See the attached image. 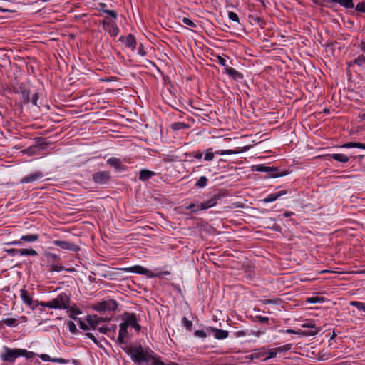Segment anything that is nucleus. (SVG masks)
I'll return each instance as SVG.
<instances>
[{"label": "nucleus", "mask_w": 365, "mask_h": 365, "mask_svg": "<svg viewBox=\"0 0 365 365\" xmlns=\"http://www.w3.org/2000/svg\"><path fill=\"white\" fill-rule=\"evenodd\" d=\"M132 360L138 365L145 363L148 365H165L159 358L154 356L148 351H144L142 346L134 348L130 351Z\"/></svg>", "instance_id": "1"}, {"label": "nucleus", "mask_w": 365, "mask_h": 365, "mask_svg": "<svg viewBox=\"0 0 365 365\" xmlns=\"http://www.w3.org/2000/svg\"><path fill=\"white\" fill-rule=\"evenodd\" d=\"M3 351L0 354V359L5 362L14 363L20 356H24L29 359L36 354L33 351H29L24 349H11L6 346H3Z\"/></svg>", "instance_id": "2"}, {"label": "nucleus", "mask_w": 365, "mask_h": 365, "mask_svg": "<svg viewBox=\"0 0 365 365\" xmlns=\"http://www.w3.org/2000/svg\"><path fill=\"white\" fill-rule=\"evenodd\" d=\"M71 299L65 292L60 293L56 298L50 301V309H67L69 307Z\"/></svg>", "instance_id": "3"}, {"label": "nucleus", "mask_w": 365, "mask_h": 365, "mask_svg": "<svg viewBox=\"0 0 365 365\" xmlns=\"http://www.w3.org/2000/svg\"><path fill=\"white\" fill-rule=\"evenodd\" d=\"M118 303L116 300L110 298H105L100 302L93 306V309L97 312L115 311L117 309Z\"/></svg>", "instance_id": "4"}, {"label": "nucleus", "mask_w": 365, "mask_h": 365, "mask_svg": "<svg viewBox=\"0 0 365 365\" xmlns=\"http://www.w3.org/2000/svg\"><path fill=\"white\" fill-rule=\"evenodd\" d=\"M115 20L116 19H113L109 16H106L102 21V26L103 29L108 31L109 34L113 37L117 36L119 33V29L116 24Z\"/></svg>", "instance_id": "5"}, {"label": "nucleus", "mask_w": 365, "mask_h": 365, "mask_svg": "<svg viewBox=\"0 0 365 365\" xmlns=\"http://www.w3.org/2000/svg\"><path fill=\"white\" fill-rule=\"evenodd\" d=\"M122 321L127 327H133L138 332L141 329V326L138 324L136 315L134 313L125 312L122 315Z\"/></svg>", "instance_id": "6"}, {"label": "nucleus", "mask_w": 365, "mask_h": 365, "mask_svg": "<svg viewBox=\"0 0 365 365\" xmlns=\"http://www.w3.org/2000/svg\"><path fill=\"white\" fill-rule=\"evenodd\" d=\"M120 269L125 272L136 273V274H139L146 275L149 277H153L157 276L156 274H153L149 269H148L140 265H135L133 267H124V268H121Z\"/></svg>", "instance_id": "7"}, {"label": "nucleus", "mask_w": 365, "mask_h": 365, "mask_svg": "<svg viewBox=\"0 0 365 365\" xmlns=\"http://www.w3.org/2000/svg\"><path fill=\"white\" fill-rule=\"evenodd\" d=\"M39 235L38 234H28L21 235L20 240H14L9 242H7L8 245H20L21 244V241L26 242H34L38 240Z\"/></svg>", "instance_id": "8"}, {"label": "nucleus", "mask_w": 365, "mask_h": 365, "mask_svg": "<svg viewBox=\"0 0 365 365\" xmlns=\"http://www.w3.org/2000/svg\"><path fill=\"white\" fill-rule=\"evenodd\" d=\"M53 245L61 247L63 250H70L74 252H77L80 248L78 245L74 243L64 241V240H54L53 242Z\"/></svg>", "instance_id": "9"}, {"label": "nucleus", "mask_w": 365, "mask_h": 365, "mask_svg": "<svg viewBox=\"0 0 365 365\" xmlns=\"http://www.w3.org/2000/svg\"><path fill=\"white\" fill-rule=\"evenodd\" d=\"M270 349L267 350L265 346L255 349L251 354L252 359H262L263 361H266L272 358H268Z\"/></svg>", "instance_id": "10"}, {"label": "nucleus", "mask_w": 365, "mask_h": 365, "mask_svg": "<svg viewBox=\"0 0 365 365\" xmlns=\"http://www.w3.org/2000/svg\"><path fill=\"white\" fill-rule=\"evenodd\" d=\"M110 178V173L107 171H100L93 175V181L98 184H105L108 182Z\"/></svg>", "instance_id": "11"}, {"label": "nucleus", "mask_w": 365, "mask_h": 365, "mask_svg": "<svg viewBox=\"0 0 365 365\" xmlns=\"http://www.w3.org/2000/svg\"><path fill=\"white\" fill-rule=\"evenodd\" d=\"M20 297L24 304L27 305L32 309H36L35 301L32 300L31 297H29V292L24 289L20 290Z\"/></svg>", "instance_id": "12"}, {"label": "nucleus", "mask_w": 365, "mask_h": 365, "mask_svg": "<svg viewBox=\"0 0 365 365\" xmlns=\"http://www.w3.org/2000/svg\"><path fill=\"white\" fill-rule=\"evenodd\" d=\"M119 41L124 43L125 45L132 51H134L136 47L137 41L135 36L132 34H129L126 36H122L120 37Z\"/></svg>", "instance_id": "13"}, {"label": "nucleus", "mask_w": 365, "mask_h": 365, "mask_svg": "<svg viewBox=\"0 0 365 365\" xmlns=\"http://www.w3.org/2000/svg\"><path fill=\"white\" fill-rule=\"evenodd\" d=\"M43 177V174L40 171L26 175L20 180L21 183H29L38 180Z\"/></svg>", "instance_id": "14"}, {"label": "nucleus", "mask_w": 365, "mask_h": 365, "mask_svg": "<svg viewBox=\"0 0 365 365\" xmlns=\"http://www.w3.org/2000/svg\"><path fill=\"white\" fill-rule=\"evenodd\" d=\"M127 325L122 321V322L119 325V333L118 336V341L119 344L125 343V338L128 335Z\"/></svg>", "instance_id": "15"}, {"label": "nucleus", "mask_w": 365, "mask_h": 365, "mask_svg": "<svg viewBox=\"0 0 365 365\" xmlns=\"http://www.w3.org/2000/svg\"><path fill=\"white\" fill-rule=\"evenodd\" d=\"M292 348V344H286L284 346H281L279 347L273 348L270 349V352L269 353L268 358H274L277 356L278 354L286 352L290 350Z\"/></svg>", "instance_id": "16"}, {"label": "nucleus", "mask_w": 365, "mask_h": 365, "mask_svg": "<svg viewBox=\"0 0 365 365\" xmlns=\"http://www.w3.org/2000/svg\"><path fill=\"white\" fill-rule=\"evenodd\" d=\"M292 348V344H286L284 346H281L279 347L273 348L270 349V352L269 353L268 358H274L277 356L278 354L286 352L290 350Z\"/></svg>", "instance_id": "17"}, {"label": "nucleus", "mask_w": 365, "mask_h": 365, "mask_svg": "<svg viewBox=\"0 0 365 365\" xmlns=\"http://www.w3.org/2000/svg\"><path fill=\"white\" fill-rule=\"evenodd\" d=\"M292 348V344H286L284 346H281L279 347L273 348L270 349V352L269 353L268 358H274L277 356L278 354L286 352L290 350Z\"/></svg>", "instance_id": "18"}, {"label": "nucleus", "mask_w": 365, "mask_h": 365, "mask_svg": "<svg viewBox=\"0 0 365 365\" xmlns=\"http://www.w3.org/2000/svg\"><path fill=\"white\" fill-rule=\"evenodd\" d=\"M38 357L43 361H51L61 364H66L68 363V361L66 359L63 358H51L49 355L46 354H40L38 355Z\"/></svg>", "instance_id": "19"}, {"label": "nucleus", "mask_w": 365, "mask_h": 365, "mask_svg": "<svg viewBox=\"0 0 365 365\" xmlns=\"http://www.w3.org/2000/svg\"><path fill=\"white\" fill-rule=\"evenodd\" d=\"M302 327L314 329L308 331H304V334L306 336H315L319 331V329L316 328L315 324L312 321H307L305 323H304L302 324Z\"/></svg>", "instance_id": "20"}, {"label": "nucleus", "mask_w": 365, "mask_h": 365, "mask_svg": "<svg viewBox=\"0 0 365 365\" xmlns=\"http://www.w3.org/2000/svg\"><path fill=\"white\" fill-rule=\"evenodd\" d=\"M225 73L235 80L242 79L243 77L239 71H237L234 68L229 66L225 68Z\"/></svg>", "instance_id": "21"}, {"label": "nucleus", "mask_w": 365, "mask_h": 365, "mask_svg": "<svg viewBox=\"0 0 365 365\" xmlns=\"http://www.w3.org/2000/svg\"><path fill=\"white\" fill-rule=\"evenodd\" d=\"M287 193L284 190H281L275 193H272L267 195L265 198L263 199V202L264 203H269L275 201L279 197L285 195Z\"/></svg>", "instance_id": "22"}, {"label": "nucleus", "mask_w": 365, "mask_h": 365, "mask_svg": "<svg viewBox=\"0 0 365 365\" xmlns=\"http://www.w3.org/2000/svg\"><path fill=\"white\" fill-rule=\"evenodd\" d=\"M252 170L257 172H271L277 170L276 168L266 166L263 164L255 165L252 167Z\"/></svg>", "instance_id": "23"}, {"label": "nucleus", "mask_w": 365, "mask_h": 365, "mask_svg": "<svg viewBox=\"0 0 365 365\" xmlns=\"http://www.w3.org/2000/svg\"><path fill=\"white\" fill-rule=\"evenodd\" d=\"M98 10L100 11H103L107 14H108L112 19H116L118 14L114 10H109L106 9V4L104 3H101L99 4V9Z\"/></svg>", "instance_id": "24"}, {"label": "nucleus", "mask_w": 365, "mask_h": 365, "mask_svg": "<svg viewBox=\"0 0 365 365\" xmlns=\"http://www.w3.org/2000/svg\"><path fill=\"white\" fill-rule=\"evenodd\" d=\"M212 331H214V336L217 339H224L228 336V331L226 330L219 329L217 328H212Z\"/></svg>", "instance_id": "25"}, {"label": "nucleus", "mask_w": 365, "mask_h": 365, "mask_svg": "<svg viewBox=\"0 0 365 365\" xmlns=\"http://www.w3.org/2000/svg\"><path fill=\"white\" fill-rule=\"evenodd\" d=\"M67 313L71 319H76L77 316L81 314L82 312L76 307L69 306L68 309H67Z\"/></svg>", "instance_id": "26"}, {"label": "nucleus", "mask_w": 365, "mask_h": 365, "mask_svg": "<svg viewBox=\"0 0 365 365\" xmlns=\"http://www.w3.org/2000/svg\"><path fill=\"white\" fill-rule=\"evenodd\" d=\"M334 160L341 162V163H347L349 160V158L341 153H334L329 155Z\"/></svg>", "instance_id": "27"}, {"label": "nucleus", "mask_w": 365, "mask_h": 365, "mask_svg": "<svg viewBox=\"0 0 365 365\" xmlns=\"http://www.w3.org/2000/svg\"><path fill=\"white\" fill-rule=\"evenodd\" d=\"M344 148H360L365 150V144L356 142H349L341 145Z\"/></svg>", "instance_id": "28"}, {"label": "nucleus", "mask_w": 365, "mask_h": 365, "mask_svg": "<svg viewBox=\"0 0 365 365\" xmlns=\"http://www.w3.org/2000/svg\"><path fill=\"white\" fill-rule=\"evenodd\" d=\"M203 155L205 161H212L216 154L212 148H209L204 150Z\"/></svg>", "instance_id": "29"}, {"label": "nucleus", "mask_w": 365, "mask_h": 365, "mask_svg": "<svg viewBox=\"0 0 365 365\" xmlns=\"http://www.w3.org/2000/svg\"><path fill=\"white\" fill-rule=\"evenodd\" d=\"M331 1L334 3H338L341 6H342L346 9H353L354 7L353 0H331Z\"/></svg>", "instance_id": "30"}, {"label": "nucleus", "mask_w": 365, "mask_h": 365, "mask_svg": "<svg viewBox=\"0 0 365 365\" xmlns=\"http://www.w3.org/2000/svg\"><path fill=\"white\" fill-rule=\"evenodd\" d=\"M154 175V173L148 170H142L140 172L139 179L142 181L147 180Z\"/></svg>", "instance_id": "31"}, {"label": "nucleus", "mask_w": 365, "mask_h": 365, "mask_svg": "<svg viewBox=\"0 0 365 365\" xmlns=\"http://www.w3.org/2000/svg\"><path fill=\"white\" fill-rule=\"evenodd\" d=\"M107 164L115 168H119L121 165V162L119 158L113 157L107 160Z\"/></svg>", "instance_id": "32"}, {"label": "nucleus", "mask_w": 365, "mask_h": 365, "mask_svg": "<svg viewBox=\"0 0 365 365\" xmlns=\"http://www.w3.org/2000/svg\"><path fill=\"white\" fill-rule=\"evenodd\" d=\"M224 197V195L220 192L215 193L210 197L208 200L211 205L214 207L217 205V202Z\"/></svg>", "instance_id": "33"}, {"label": "nucleus", "mask_w": 365, "mask_h": 365, "mask_svg": "<svg viewBox=\"0 0 365 365\" xmlns=\"http://www.w3.org/2000/svg\"><path fill=\"white\" fill-rule=\"evenodd\" d=\"M37 252L34 249H20V256H36Z\"/></svg>", "instance_id": "34"}, {"label": "nucleus", "mask_w": 365, "mask_h": 365, "mask_svg": "<svg viewBox=\"0 0 365 365\" xmlns=\"http://www.w3.org/2000/svg\"><path fill=\"white\" fill-rule=\"evenodd\" d=\"M0 11L6 13V12H10L14 13L16 11V9L14 8V5L12 4H9L8 6H0Z\"/></svg>", "instance_id": "35"}, {"label": "nucleus", "mask_w": 365, "mask_h": 365, "mask_svg": "<svg viewBox=\"0 0 365 365\" xmlns=\"http://www.w3.org/2000/svg\"><path fill=\"white\" fill-rule=\"evenodd\" d=\"M350 305L356 307L358 310L365 312V304L361 302L351 301Z\"/></svg>", "instance_id": "36"}, {"label": "nucleus", "mask_w": 365, "mask_h": 365, "mask_svg": "<svg viewBox=\"0 0 365 365\" xmlns=\"http://www.w3.org/2000/svg\"><path fill=\"white\" fill-rule=\"evenodd\" d=\"M207 181L208 180L205 176H202L197 181L195 185L200 188H203L207 185Z\"/></svg>", "instance_id": "37"}, {"label": "nucleus", "mask_w": 365, "mask_h": 365, "mask_svg": "<svg viewBox=\"0 0 365 365\" xmlns=\"http://www.w3.org/2000/svg\"><path fill=\"white\" fill-rule=\"evenodd\" d=\"M100 318L98 317L97 316H93V317H91V316H89L88 318L87 319V321L89 323V324L93 328V329H96L98 323V319Z\"/></svg>", "instance_id": "38"}, {"label": "nucleus", "mask_w": 365, "mask_h": 365, "mask_svg": "<svg viewBox=\"0 0 365 365\" xmlns=\"http://www.w3.org/2000/svg\"><path fill=\"white\" fill-rule=\"evenodd\" d=\"M213 206L211 205V203L207 200V201H205L203 202H199L197 210H204L211 208Z\"/></svg>", "instance_id": "39"}, {"label": "nucleus", "mask_w": 365, "mask_h": 365, "mask_svg": "<svg viewBox=\"0 0 365 365\" xmlns=\"http://www.w3.org/2000/svg\"><path fill=\"white\" fill-rule=\"evenodd\" d=\"M238 153L237 151L233 150H215L216 155H232Z\"/></svg>", "instance_id": "40"}, {"label": "nucleus", "mask_w": 365, "mask_h": 365, "mask_svg": "<svg viewBox=\"0 0 365 365\" xmlns=\"http://www.w3.org/2000/svg\"><path fill=\"white\" fill-rule=\"evenodd\" d=\"M280 300L279 299H267L261 300V303L262 305L267 304H277Z\"/></svg>", "instance_id": "41"}, {"label": "nucleus", "mask_w": 365, "mask_h": 365, "mask_svg": "<svg viewBox=\"0 0 365 365\" xmlns=\"http://www.w3.org/2000/svg\"><path fill=\"white\" fill-rule=\"evenodd\" d=\"M66 325H67V327L71 333H72V334L77 333L78 330H77L76 326L73 322L68 321L66 323Z\"/></svg>", "instance_id": "42"}, {"label": "nucleus", "mask_w": 365, "mask_h": 365, "mask_svg": "<svg viewBox=\"0 0 365 365\" xmlns=\"http://www.w3.org/2000/svg\"><path fill=\"white\" fill-rule=\"evenodd\" d=\"M354 63L359 66H362L365 64V56L364 55H359L354 61Z\"/></svg>", "instance_id": "43"}, {"label": "nucleus", "mask_w": 365, "mask_h": 365, "mask_svg": "<svg viewBox=\"0 0 365 365\" xmlns=\"http://www.w3.org/2000/svg\"><path fill=\"white\" fill-rule=\"evenodd\" d=\"M182 323L183 324V326L188 330H191L192 329V322L187 319V317H184L182 319Z\"/></svg>", "instance_id": "44"}, {"label": "nucleus", "mask_w": 365, "mask_h": 365, "mask_svg": "<svg viewBox=\"0 0 365 365\" xmlns=\"http://www.w3.org/2000/svg\"><path fill=\"white\" fill-rule=\"evenodd\" d=\"M2 322L7 327H15L16 325V319L14 318H7L4 319Z\"/></svg>", "instance_id": "45"}, {"label": "nucleus", "mask_w": 365, "mask_h": 365, "mask_svg": "<svg viewBox=\"0 0 365 365\" xmlns=\"http://www.w3.org/2000/svg\"><path fill=\"white\" fill-rule=\"evenodd\" d=\"M37 150H38V148L36 146L29 147L27 149L24 150L23 153L28 154L29 155H34L36 153Z\"/></svg>", "instance_id": "46"}, {"label": "nucleus", "mask_w": 365, "mask_h": 365, "mask_svg": "<svg viewBox=\"0 0 365 365\" xmlns=\"http://www.w3.org/2000/svg\"><path fill=\"white\" fill-rule=\"evenodd\" d=\"M5 252L10 256L14 257L16 255H19L20 249H14V248L6 249V250H5Z\"/></svg>", "instance_id": "47"}, {"label": "nucleus", "mask_w": 365, "mask_h": 365, "mask_svg": "<svg viewBox=\"0 0 365 365\" xmlns=\"http://www.w3.org/2000/svg\"><path fill=\"white\" fill-rule=\"evenodd\" d=\"M182 21L186 24L187 26H189L190 27H192V28H196L197 27V25L195 22H193L191 19L187 18V17H183L182 19Z\"/></svg>", "instance_id": "48"}, {"label": "nucleus", "mask_w": 365, "mask_h": 365, "mask_svg": "<svg viewBox=\"0 0 365 365\" xmlns=\"http://www.w3.org/2000/svg\"><path fill=\"white\" fill-rule=\"evenodd\" d=\"M187 127V125L184 123H175L172 125L173 130H181Z\"/></svg>", "instance_id": "49"}, {"label": "nucleus", "mask_w": 365, "mask_h": 365, "mask_svg": "<svg viewBox=\"0 0 365 365\" xmlns=\"http://www.w3.org/2000/svg\"><path fill=\"white\" fill-rule=\"evenodd\" d=\"M198 203H191L186 207V210H191L192 212H197L200 210H197Z\"/></svg>", "instance_id": "50"}, {"label": "nucleus", "mask_w": 365, "mask_h": 365, "mask_svg": "<svg viewBox=\"0 0 365 365\" xmlns=\"http://www.w3.org/2000/svg\"><path fill=\"white\" fill-rule=\"evenodd\" d=\"M228 16L230 20L237 22V23L240 22L239 17L236 13H235L233 11H230L228 14Z\"/></svg>", "instance_id": "51"}, {"label": "nucleus", "mask_w": 365, "mask_h": 365, "mask_svg": "<svg viewBox=\"0 0 365 365\" xmlns=\"http://www.w3.org/2000/svg\"><path fill=\"white\" fill-rule=\"evenodd\" d=\"M34 302H35V304H36V309L38 306H41V307H48V308H50V305H51L50 301H49V302H39V301L36 300V301H35Z\"/></svg>", "instance_id": "52"}, {"label": "nucleus", "mask_w": 365, "mask_h": 365, "mask_svg": "<svg viewBox=\"0 0 365 365\" xmlns=\"http://www.w3.org/2000/svg\"><path fill=\"white\" fill-rule=\"evenodd\" d=\"M307 301L309 303L314 304V303H317V302H322L323 299L322 298H319L318 297H312L308 298Z\"/></svg>", "instance_id": "53"}, {"label": "nucleus", "mask_w": 365, "mask_h": 365, "mask_svg": "<svg viewBox=\"0 0 365 365\" xmlns=\"http://www.w3.org/2000/svg\"><path fill=\"white\" fill-rule=\"evenodd\" d=\"M190 156H192L196 159H201L203 156V153L200 151H193L190 153Z\"/></svg>", "instance_id": "54"}, {"label": "nucleus", "mask_w": 365, "mask_h": 365, "mask_svg": "<svg viewBox=\"0 0 365 365\" xmlns=\"http://www.w3.org/2000/svg\"><path fill=\"white\" fill-rule=\"evenodd\" d=\"M195 336L199 338H205L207 336L206 333L202 330H196L195 331Z\"/></svg>", "instance_id": "55"}, {"label": "nucleus", "mask_w": 365, "mask_h": 365, "mask_svg": "<svg viewBox=\"0 0 365 365\" xmlns=\"http://www.w3.org/2000/svg\"><path fill=\"white\" fill-rule=\"evenodd\" d=\"M217 62L218 63H220L221 66H224L225 68L227 67V64H226V60L220 56H217Z\"/></svg>", "instance_id": "56"}, {"label": "nucleus", "mask_w": 365, "mask_h": 365, "mask_svg": "<svg viewBox=\"0 0 365 365\" xmlns=\"http://www.w3.org/2000/svg\"><path fill=\"white\" fill-rule=\"evenodd\" d=\"M356 10L360 12L365 13V4L359 3L356 6Z\"/></svg>", "instance_id": "57"}, {"label": "nucleus", "mask_w": 365, "mask_h": 365, "mask_svg": "<svg viewBox=\"0 0 365 365\" xmlns=\"http://www.w3.org/2000/svg\"><path fill=\"white\" fill-rule=\"evenodd\" d=\"M63 269V266L61 265H57V264H52L51 270L53 272H61Z\"/></svg>", "instance_id": "58"}, {"label": "nucleus", "mask_w": 365, "mask_h": 365, "mask_svg": "<svg viewBox=\"0 0 365 365\" xmlns=\"http://www.w3.org/2000/svg\"><path fill=\"white\" fill-rule=\"evenodd\" d=\"M86 336L88 339H91L96 344H98V341H97L96 338L94 336V335L92 333H90V332L86 333Z\"/></svg>", "instance_id": "59"}, {"label": "nucleus", "mask_w": 365, "mask_h": 365, "mask_svg": "<svg viewBox=\"0 0 365 365\" xmlns=\"http://www.w3.org/2000/svg\"><path fill=\"white\" fill-rule=\"evenodd\" d=\"M257 318L260 322L262 323H267L269 321V318L267 317L258 316Z\"/></svg>", "instance_id": "60"}, {"label": "nucleus", "mask_w": 365, "mask_h": 365, "mask_svg": "<svg viewBox=\"0 0 365 365\" xmlns=\"http://www.w3.org/2000/svg\"><path fill=\"white\" fill-rule=\"evenodd\" d=\"M138 53L142 56H144L146 54V53L145 52V51L143 48L142 45H140V46L138 48Z\"/></svg>", "instance_id": "61"}, {"label": "nucleus", "mask_w": 365, "mask_h": 365, "mask_svg": "<svg viewBox=\"0 0 365 365\" xmlns=\"http://www.w3.org/2000/svg\"><path fill=\"white\" fill-rule=\"evenodd\" d=\"M79 326L82 329H88L87 325L82 321L79 322Z\"/></svg>", "instance_id": "62"}, {"label": "nucleus", "mask_w": 365, "mask_h": 365, "mask_svg": "<svg viewBox=\"0 0 365 365\" xmlns=\"http://www.w3.org/2000/svg\"><path fill=\"white\" fill-rule=\"evenodd\" d=\"M236 335L237 336H245V332L244 331H239L236 332Z\"/></svg>", "instance_id": "63"}, {"label": "nucleus", "mask_w": 365, "mask_h": 365, "mask_svg": "<svg viewBox=\"0 0 365 365\" xmlns=\"http://www.w3.org/2000/svg\"><path fill=\"white\" fill-rule=\"evenodd\" d=\"M361 51L365 53V41H362L361 43Z\"/></svg>", "instance_id": "64"}]
</instances>
